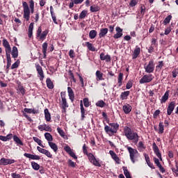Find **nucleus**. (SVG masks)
<instances>
[{"mask_svg": "<svg viewBox=\"0 0 178 178\" xmlns=\"http://www.w3.org/2000/svg\"><path fill=\"white\" fill-rule=\"evenodd\" d=\"M172 171L173 172V173H175V175H176V176H178V165H177V163H176L175 168H172Z\"/></svg>", "mask_w": 178, "mask_h": 178, "instance_id": "774afa93", "label": "nucleus"}, {"mask_svg": "<svg viewBox=\"0 0 178 178\" xmlns=\"http://www.w3.org/2000/svg\"><path fill=\"white\" fill-rule=\"evenodd\" d=\"M144 69L146 73H154V70H155V63H154V60H150L147 65H145Z\"/></svg>", "mask_w": 178, "mask_h": 178, "instance_id": "0eeeda50", "label": "nucleus"}, {"mask_svg": "<svg viewBox=\"0 0 178 178\" xmlns=\"http://www.w3.org/2000/svg\"><path fill=\"white\" fill-rule=\"evenodd\" d=\"M13 140L16 143V144H18L19 145H23V142H22V140L17 137V136L15 135L13 136Z\"/></svg>", "mask_w": 178, "mask_h": 178, "instance_id": "603ef678", "label": "nucleus"}, {"mask_svg": "<svg viewBox=\"0 0 178 178\" xmlns=\"http://www.w3.org/2000/svg\"><path fill=\"white\" fill-rule=\"evenodd\" d=\"M122 169L124 170V175L126 178H131V175H130V172H129V170H127V167H122Z\"/></svg>", "mask_w": 178, "mask_h": 178, "instance_id": "c03bdc74", "label": "nucleus"}, {"mask_svg": "<svg viewBox=\"0 0 178 178\" xmlns=\"http://www.w3.org/2000/svg\"><path fill=\"white\" fill-rule=\"evenodd\" d=\"M67 92H68V97L72 102L74 101V92L73 91V89L72 88L68 87L67 88Z\"/></svg>", "mask_w": 178, "mask_h": 178, "instance_id": "b1692460", "label": "nucleus"}, {"mask_svg": "<svg viewBox=\"0 0 178 178\" xmlns=\"http://www.w3.org/2000/svg\"><path fill=\"white\" fill-rule=\"evenodd\" d=\"M7 58V65H6V72L7 73L9 72V67L12 65V58H10V53L6 54Z\"/></svg>", "mask_w": 178, "mask_h": 178, "instance_id": "5701e85b", "label": "nucleus"}, {"mask_svg": "<svg viewBox=\"0 0 178 178\" xmlns=\"http://www.w3.org/2000/svg\"><path fill=\"white\" fill-rule=\"evenodd\" d=\"M175 108H176V102L172 101L168 104L167 108V115H168V116H170V115H172L173 111H175Z\"/></svg>", "mask_w": 178, "mask_h": 178, "instance_id": "ddd939ff", "label": "nucleus"}, {"mask_svg": "<svg viewBox=\"0 0 178 178\" xmlns=\"http://www.w3.org/2000/svg\"><path fill=\"white\" fill-rule=\"evenodd\" d=\"M3 47L5 48L6 54H10V52H12V47H10V44H9L8 40H3Z\"/></svg>", "mask_w": 178, "mask_h": 178, "instance_id": "4468645a", "label": "nucleus"}, {"mask_svg": "<svg viewBox=\"0 0 178 178\" xmlns=\"http://www.w3.org/2000/svg\"><path fill=\"white\" fill-rule=\"evenodd\" d=\"M129 95H130V91H125L121 93L120 98L122 100L127 99V97H129Z\"/></svg>", "mask_w": 178, "mask_h": 178, "instance_id": "a19ab883", "label": "nucleus"}, {"mask_svg": "<svg viewBox=\"0 0 178 178\" xmlns=\"http://www.w3.org/2000/svg\"><path fill=\"white\" fill-rule=\"evenodd\" d=\"M67 164H68V166H70L71 168H76V163L72 161V159H68Z\"/></svg>", "mask_w": 178, "mask_h": 178, "instance_id": "e2e57ef3", "label": "nucleus"}, {"mask_svg": "<svg viewBox=\"0 0 178 178\" xmlns=\"http://www.w3.org/2000/svg\"><path fill=\"white\" fill-rule=\"evenodd\" d=\"M127 149H128V151L129 152V156H130V159H131V162L133 163H135L136 159L137 158V154H138V151H137V149H133L131 147H127Z\"/></svg>", "mask_w": 178, "mask_h": 178, "instance_id": "423d86ee", "label": "nucleus"}, {"mask_svg": "<svg viewBox=\"0 0 178 178\" xmlns=\"http://www.w3.org/2000/svg\"><path fill=\"white\" fill-rule=\"evenodd\" d=\"M108 124L110 127L106 125L104 127V131L107 134H108V136H110V137H112L113 134H116V133H118V131L119 130V124L113 122Z\"/></svg>", "mask_w": 178, "mask_h": 178, "instance_id": "f03ea898", "label": "nucleus"}, {"mask_svg": "<svg viewBox=\"0 0 178 178\" xmlns=\"http://www.w3.org/2000/svg\"><path fill=\"white\" fill-rule=\"evenodd\" d=\"M145 159L146 161V163H147V165L151 168V169H155V165H154V163H152L150 161H149V156L145 154Z\"/></svg>", "mask_w": 178, "mask_h": 178, "instance_id": "c85d7f7f", "label": "nucleus"}, {"mask_svg": "<svg viewBox=\"0 0 178 178\" xmlns=\"http://www.w3.org/2000/svg\"><path fill=\"white\" fill-rule=\"evenodd\" d=\"M88 147H87V145L84 144L83 145V152L84 154V155H88L90 153H88Z\"/></svg>", "mask_w": 178, "mask_h": 178, "instance_id": "0e129e2a", "label": "nucleus"}, {"mask_svg": "<svg viewBox=\"0 0 178 178\" xmlns=\"http://www.w3.org/2000/svg\"><path fill=\"white\" fill-rule=\"evenodd\" d=\"M124 134L128 140L131 141H135V143H138V139L140 136H138V134L131 131V129L129 127H125L124 128Z\"/></svg>", "mask_w": 178, "mask_h": 178, "instance_id": "f257e3e1", "label": "nucleus"}, {"mask_svg": "<svg viewBox=\"0 0 178 178\" xmlns=\"http://www.w3.org/2000/svg\"><path fill=\"white\" fill-rule=\"evenodd\" d=\"M19 65H20V61H19V60L16 61L11 66L12 70H13L14 69H17V67H19Z\"/></svg>", "mask_w": 178, "mask_h": 178, "instance_id": "680f3d73", "label": "nucleus"}, {"mask_svg": "<svg viewBox=\"0 0 178 178\" xmlns=\"http://www.w3.org/2000/svg\"><path fill=\"white\" fill-rule=\"evenodd\" d=\"M115 31L117 33L113 35V38H115V40H118V38H121V37H122V35H123V29H122L119 26H117L115 28Z\"/></svg>", "mask_w": 178, "mask_h": 178, "instance_id": "dca6fc26", "label": "nucleus"}, {"mask_svg": "<svg viewBox=\"0 0 178 178\" xmlns=\"http://www.w3.org/2000/svg\"><path fill=\"white\" fill-rule=\"evenodd\" d=\"M24 156L29 159H32L33 161H40L41 157L38 155H34L29 153L24 154Z\"/></svg>", "mask_w": 178, "mask_h": 178, "instance_id": "a211bd4d", "label": "nucleus"}, {"mask_svg": "<svg viewBox=\"0 0 178 178\" xmlns=\"http://www.w3.org/2000/svg\"><path fill=\"white\" fill-rule=\"evenodd\" d=\"M97 31L92 30L89 33V37L91 40H94V38H95V37H97Z\"/></svg>", "mask_w": 178, "mask_h": 178, "instance_id": "09e8293b", "label": "nucleus"}, {"mask_svg": "<svg viewBox=\"0 0 178 178\" xmlns=\"http://www.w3.org/2000/svg\"><path fill=\"white\" fill-rule=\"evenodd\" d=\"M131 109L132 107L130 106V104H125L122 106V110L124 111V113H126V115L131 112Z\"/></svg>", "mask_w": 178, "mask_h": 178, "instance_id": "cd10ccee", "label": "nucleus"}, {"mask_svg": "<svg viewBox=\"0 0 178 178\" xmlns=\"http://www.w3.org/2000/svg\"><path fill=\"white\" fill-rule=\"evenodd\" d=\"M27 113H33L34 115H35L38 113V110H35L34 108H25L24 109L23 116L26 118V119H27L29 122H33V119H31L30 116L27 115Z\"/></svg>", "mask_w": 178, "mask_h": 178, "instance_id": "20e7f679", "label": "nucleus"}, {"mask_svg": "<svg viewBox=\"0 0 178 178\" xmlns=\"http://www.w3.org/2000/svg\"><path fill=\"white\" fill-rule=\"evenodd\" d=\"M33 30H34V22H31L29 24V29H28V37L29 38H31L33 37Z\"/></svg>", "mask_w": 178, "mask_h": 178, "instance_id": "a878e982", "label": "nucleus"}, {"mask_svg": "<svg viewBox=\"0 0 178 178\" xmlns=\"http://www.w3.org/2000/svg\"><path fill=\"white\" fill-rule=\"evenodd\" d=\"M48 30L44 31L42 33H40L39 35H36L37 38L39 40V41H44L47 38V35H48Z\"/></svg>", "mask_w": 178, "mask_h": 178, "instance_id": "412c9836", "label": "nucleus"}, {"mask_svg": "<svg viewBox=\"0 0 178 178\" xmlns=\"http://www.w3.org/2000/svg\"><path fill=\"white\" fill-rule=\"evenodd\" d=\"M46 84H47V87L49 89V90H52L54 89V82H52V81H51L50 78H47L46 80Z\"/></svg>", "mask_w": 178, "mask_h": 178, "instance_id": "72a5a7b5", "label": "nucleus"}, {"mask_svg": "<svg viewBox=\"0 0 178 178\" xmlns=\"http://www.w3.org/2000/svg\"><path fill=\"white\" fill-rule=\"evenodd\" d=\"M88 160L90 161V162L91 163H92V165H94L95 166H97L99 168H100L101 164L99 163V161H98L97 160V159H95V156H94V154H92V153H89L87 155Z\"/></svg>", "mask_w": 178, "mask_h": 178, "instance_id": "1a4fd4ad", "label": "nucleus"}, {"mask_svg": "<svg viewBox=\"0 0 178 178\" xmlns=\"http://www.w3.org/2000/svg\"><path fill=\"white\" fill-rule=\"evenodd\" d=\"M109 154L112 159H113V161H115V162L118 163V165H119L120 163V159L119 158V156H118V154H116V153H115V152H113V150H110Z\"/></svg>", "mask_w": 178, "mask_h": 178, "instance_id": "6ab92c4d", "label": "nucleus"}, {"mask_svg": "<svg viewBox=\"0 0 178 178\" xmlns=\"http://www.w3.org/2000/svg\"><path fill=\"white\" fill-rule=\"evenodd\" d=\"M100 59L101 60H105L106 62H111V58L110 55H105L104 53L100 54Z\"/></svg>", "mask_w": 178, "mask_h": 178, "instance_id": "bb28decb", "label": "nucleus"}, {"mask_svg": "<svg viewBox=\"0 0 178 178\" xmlns=\"http://www.w3.org/2000/svg\"><path fill=\"white\" fill-rule=\"evenodd\" d=\"M44 137L46 140H48V143H52V141L54 140V138L52 137V135H51V134L48 132L44 134Z\"/></svg>", "mask_w": 178, "mask_h": 178, "instance_id": "37998d69", "label": "nucleus"}, {"mask_svg": "<svg viewBox=\"0 0 178 178\" xmlns=\"http://www.w3.org/2000/svg\"><path fill=\"white\" fill-rule=\"evenodd\" d=\"M165 129L163 128V122H161L159 124V134H163V131Z\"/></svg>", "mask_w": 178, "mask_h": 178, "instance_id": "864d4df0", "label": "nucleus"}, {"mask_svg": "<svg viewBox=\"0 0 178 178\" xmlns=\"http://www.w3.org/2000/svg\"><path fill=\"white\" fill-rule=\"evenodd\" d=\"M153 161L155 165H156V166L159 168L160 172H161V173H165V168L162 166L161 162H159V159H158L156 157H154Z\"/></svg>", "mask_w": 178, "mask_h": 178, "instance_id": "f3484780", "label": "nucleus"}, {"mask_svg": "<svg viewBox=\"0 0 178 178\" xmlns=\"http://www.w3.org/2000/svg\"><path fill=\"white\" fill-rule=\"evenodd\" d=\"M29 3L31 9V13H34V0H30Z\"/></svg>", "mask_w": 178, "mask_h": 178, "instance_id": "6e6d98bb", "label": "nucleus"}, {"mask_svg": "<svg viewBox=\"0 0 178 178\" xmlns=\"http://www.w3.org/2000/svg\"><path fill=\"white\" fill-rule=\"evenodd\" d=\"M57 131L61 137H65L66 136L65 134V131L62 129H60V127L57 128Z\"/></svg>", "mask_w": 178, "mask_h": 178, "instance_id": "338daca9", "label": "nucleus"}, {"mask_svg": "<svg viewBox=\"0 0 178 178\" xmlns=\"http://www.w3.org/2000/svg\"><path fill=\"white\" fill-rule=\"evenodd\" d=\"M152 80H154L152 74H145L140 79L139 83L140 84H145V83H151Z\"/></svg>", "mask_w": 178, "mask_h": 178, "instance_id": "6e6552de", "label": "nucleus"}, {"mask_svg": "<svg viewBox=\"0 0 178 178\" xmlns=\"http://www.w3.org/2000/svg\"><path fill=\"white\" fill-rule=\"evenodd\" d=\"M33 141H35V143H37V144H38L40 147H42V148H44V146L42 145V140H41L40 138L37 137H33Z\"/></svg>", "mask_w": 178, "mask_h": 178, "instance_id": "3c124183", "label": "nucleus"}, {"mask_svg": "<svg viewBox=\"0 0 178 178\" xmlns=\"http://www.w3.org/2000/svg\"><path fill=\"white\" fill-rule=\"evenodd\" d=\"M33 22H35V23H38V20L40 19V13H36L33 17H32Z\"/></svg>", "mask_w": 178, "mask_h": 178, "instance_id": "4d7b16f0", "label": "nucleus"}, {"mask_svg": "<svg viewBox=\"0 0 178 178\" xmlns=\"http://www.w3.org/2000/svg\"><path fill=\"white\" fill-rule=\"evenodd\" d=\"M22 6L24 12L23 17L26 22H29L30 20V8H29V4L26 1H23Z\"/></svg>", "mask_w": 178, "mask_h": 178, "instance_id": "7ed1b4c3", "label": "nucleus"}, {"mask_svg": "<svg viewBox=\"0 0 178 178\" xmlns=\"http://www.w3.org/2000/svg\"><path fill=\"white\" fill-rule=\"evenodd\" d=\"M96 77H97V81L104 80V73L101 72V71L99 70H97L96 72Z\"/></svg>", "mask_w": 178, "mask_h": 178, "instance_id": "e433bc0d", "label": "nucleus"}, {"mask_svg": "<svg viewBox=\"0 0 178 178\" xmlns=\"http://www.w3.org/2000/svg\"><path fill=\"white\" fill-rule=\"evenodd\" d=\"M138 151H140V152L142 151H144V149H145V145H144V143H143V141H140L138 144Z\"/></svg>", "mask_w": 178, "mask_h": 178, "instance_id": "49530a36", "label": "nucleus"}, {"mask_svg": "<svg viewBox=\"0 0 178 178\" xmlns=\"http://www.w3.org/2000/svg\"><path fill=\"white\" fill-rule=\"evenodd\" d=\"M13 137V134H8L6 136H0V140L1 141H9V140H11Z\"/></svg>", "mask_w": 178, "mask_h": 178, "instance_id": "2f4dec72", "label": "nucleus"}, {"mask_svg": "<svg viewBox=\"0 0 178 178\" xmlns=\"http://www.w3.org/2000/svg\"><path fill=\"white\" fill-rule=\"evenodd\" d=\"M42 54H44V58L47 57V49H48V43L44 42L42 44Z\"/></svg>", "mask_w": 178, "mask_h": 178, "instance_id": "ea45409f", "label": "nucleus"}, {"mask_svg": "<svg viewBox=\"0 0 178 178\" xmlns=\"http://www.w3.org/2000/svg\"><path fill=\"white\" fill-rule=\"evenodd\" d=\"M118 83L119 84V87H121L123 83V73L120 72L118 75Z\"/></svg>", "mask_w": 178, "mask_h": 178, "instance_id": "de8ad7c7", "label": "nucleus"}, {"mask_svg": "<svg viewBox=\"0 0 178 178\" xmlns=\"http://www.w3.org/2000/svg\"><path fill=\"white\" fill-rule=\"evenodd\" d=\"M169 99V90H167L161 99V104H165Z\"/></svg>", "mask_w": 178, "mask_h": 178, "instance_id": "7c9ffc66", "label": "nucleus"}, {"mask_svg": "<svg viewBox=\"0 0 178 178\" xmlns=\"http://www.w3.org/2000/svg\"><path fill=\"white\" fill-rule=\"evenodd\" d=\"M44 118L45 120L47 122L51 120V113H49V110H48V108L44 109Z\"/></svg>", "mask_w": 178, "mask_h": 178, "instance_id": "58836bf2", "label": "nucleus"}, {"mask_svg": "<svg viewBox=\"0 0 178 178\" xmlns=\"http://www.w3.org/2000/svg\"><path fill=\"white\" fill-rule=\"evenodd\" d=\"M152 148L154 154H156L159 159H160V161H162V154H161V152H159V147H158V146L156 145V143H153Z\"/></svg>", "mask_w": 178, "mask_h": 178, "instance_id": "2eb2a0df", "label": "nucleus"}, {"mask_svg": "<svg viewBox=\"0 0 178 178\" xmlns=\"http://www.w3.org/2000/svg\"><path fill=\"white\" fill-rule=\"evenodd\" d=\"M80 106H81V118H82V120H84V118H86V110L84 109V106H83V101H81V100L80 102Z\"/></svg>", "mask_w": 178, "mask_h": 178, "instance_id": "4c0bfd02", "label": "nucleus"}, {"mask_svg": "<svg viewBox=\"0 0 178 178\" xmlns=\"http://www.w3.org/2000/svg\"><path fill=\"white\" fill-rule=\"evenodd\" d=\"M90 12L94 13L95 12H99V10H101V8H99V6H98L97 5H92L90 6Z\"/></svg>", "mask_w": 178, "mask_h": 178, "instance_id": "c9c22d12", "label": "nucleus"}, {"mask_svg": "<svg viewBox=\"0 0 178 178\" xmlns=\"http://www.w3.org/2000/svg\"><path fill=\"white\" fill-rule=\"evenodd\" d=\"M87 16V10H83L79 15V19H86Z\"/></svg>", "mask_w": 178, "mask_h": 178, "instance_id": "bf43d9fd", "label": "nucleus"}, {"mask_svg": "<svg viewBox=\"0 0 178 178\" xmlns=\"http://www.w3.org/2000/svg\"><path fill=\"white\" fill-rule=\"evenodd\" d=\"M83 105L86 106V108H88L90 106V102L88 100V98H84L83 99Z\"/></svg>", "mask_w": 178, "mask_h": 178, "instance_id": "69168bd1", "label": "nucleus"}, {"mask_svg": "<svg viewBox=\"0 0 178 178\" xmlns=\"http://www.w3.org/2000/svg\"><path fill=\"white\" fill-rule=\"evenodd\" d=\"M86 45L89 49V51H92V52H95V47H94V45L90 43V42H86Z\"/></svg>", "mask_w": 178, "mask_h": 178, "instance_id": "79ce46f5", "label": "nucleus"}, {"mask_svg": "<svg viewBox=\"0 0 178 178\" xmlns=\"http://www.w3.org/2000/svg\"><path fill=\"white\" fill-rule=\"evenodd\" d=\"M11 54L13 58H17V56H19V51L17 50V47H13L12 51H11Z\"/></svg>", "mask_w": 178, "mask_h": 178, "instance_id": "473e14b6", "label": "nucleus"}, {"mask_svg": "<svg viewBox=\"0 0 178 178\" xmlns=\"http://www.w3.org/2000/svg\"><path fill=\"white\" fill-rule=\"evenodd\" d=\"M35 68L38 74V77L40 81H42L45 78V75H44V71L42 70V67L40 65V64H35Z\"/></svg>", "mask_w": 178, "mask_h": 178, "instance_id": "9b49d317", "label": "nucleus"}, {"mask_svg": "<svg viewBox=\"0 0 178 178\" xmlns=\"http://www.w3.org/2000/svg\"><path fill=\"white\" fill-rule=\"evenodd\" d=\"M64 151L71 156V158H73L74 159H77V156H76V153H74V150L73 149H71L70 146L66 145L64 147Z\"/></svg>", "mask_w": 178, "mask_h": 178, "instance_id": "9d476101", "label": "nucleus"}, {"mask_svg": "<svg viewBox=\"0 0 178 178\" xmlns=\"http://www.w3.org/2000/svg\"><path fill=\"white\" fill-rule=\"evenodd\" d=\"M140 54H141V49L138 46H136L132 54V59H137Z\"/></svg>", "mask_w": 178, "mask_h": 178, "instance_id": "4be33fe9", "label": "nucleus"}, {"mask_svg": "<svg viewBox=\"0 0 178 178\" xmlns=\"http://www.w3.org/2000/svg\"><path fill=\"white\" fill-rule=\"evenodd\" d=\"M108 28H102L100 29L99 33V38H104L106 34H108Z\"/></svg>", "mask_w": 178, "mask_h": 178, "instance_id": "393cba45", "label": "nucleus"}, {"mask_svg": "<svg viewBox=\"0 0 178 178\" xmlns=\"http://www.w3.org/2000/svg\"><path fill=\"white\" fill-rule=\"evenodd\" d=\"M50 13H51L54 23L55 24H58V21L56 20V16L54 13V8L52 7V6H50Z\"/></svg>", "mask_w": 178, "mask_h": 178, "instance_id": "f704fd0d", "label": "nucleus"}, {"mask_svg": "<svg viewBox=\"0 0 178 178\" xmlns=\"http://www.w3.org/2000/svg\"><path fill=\"white\" fill-rule=\"evenodd\" d=\"M16 161L15 159H5L2 158L0 159V165L2 166H6L7 165H12V163H15Z\"/></svg>", "mask_w": 178, "mask_h": 178, "instance_id": "f8f14e48", "label": "nucleus"}, {"mask_svg": "<svg viewBox=\"0 0 178 178\" xmlns=\"http://www.w3.org/2000/svg\"><path fill=\"white\" fill-rule=\"evenodd\" d=\"M105 105H106L105 102H104L103 100L98 101L96 103V106H99V108H104V106H105Z\"/></svg>", "mask_w": 178, "mask_h": 178, "instance_id": "13d9d810", "label": "nucleus"}, {"mask_svg": "<svg viewBox=\"0 0 178 178\" xmlns=\"http://www.w3.org/2000/svg\"><path fill=\"white\" fill-rule=\"evenodd\" d=\"M172 20V15H168L163 20V24H164V26H166V24H169V23H170V21Z\"/></svg>", "mask_w": 178, "mask_h": 178, "instance_id": "a18cd8bd", "label": "nucleus"}, {"mask_svg": "<svg viewBox=\"0 0 178 178\" xmlns=\"http://www.w3.org/2000/svg\"><path fill=\"white\" fill-rule=\"evenodd\" d=\"M48 144L50 148H51V149L54 151V152L56 154V152H58V145H56V143L54 142H48Z\"/></svg>", "mask_w": 178, "mask_h": 178, "instance_id": "c756f323", "label": "nucleus"}, {"mask_svg": "<svg viewBox=\"0 0 178 178\" xmlns=\"http://www.w3.org/2000/svg\"><path fill=\"white\" fill-rule=\"evenodd\" d=\"M61 101L60 102V106L66 112V108H69V104H67V100H66V94L63 92L60 93Z\"/></svg>", "mask_w": 178, "mask_h": 178, "instance_id": "39448f33", "label": "nucleus"}, {"mask_svg": "<svg viewBox=\"0 0 178 178\" xmlns=\"http://www.w3.org/2000/svg\"><path fill=\"white\" fill-rule=\"evenodd\" d=\"M42 154L47 156V158L52 159V154H51V152H49V150L44 149L42 152Z\"/></svg>", "mask_w": 178, "mask_h": 178, "instance_id": "8fccbe9b", "label": "nucleus"}, {"mask_svg": "<svg viewBox=\"0 0 178 178\" xmlns=\"http://www.w3.org/2000/svg\"><path fill=\"white\" fill-rule=\"evenodd\" d=\"M31 166L34 170H40V164L35 163V161L31 162Z\"/></svg>", "mask_w": 178, "mask_h": 178, "instance_id": "5fc2aeb1", "label": "nucleus"}, {"mask_svg": "<svg viewBox=\"0 0 178 178\" xmlns=\"http://www.w3.org/2000/svg\"><path fill=\"white\" fill-rule=\"evenodd\" d=\"M38 130H40V131H52V128H51V127H49V125H47V124H43V125H39L38 127Z\"/></svg>", "mask_w": 178, "mask_h": 178, "instance_id": "aec40b11", "label": "nucleus"}, {"mask_svg": "<svg viewBox=\"0 0 178 178\" xmlns=\"http://www.w3.org/2000/svg\"><path fill=\"white\" fill-rule=\"evenodd\" d=\"M138 3V0H131L129 2V6H131V8H134V6H136V5H137Z\"/></svg>", "mask_w": 178, "mask_h": 178, "instance_id": "052dcab7", "label": "nucleus"}]
</instances>
